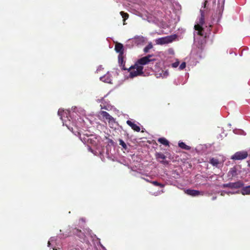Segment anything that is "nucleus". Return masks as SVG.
<instances>
[{"label": "nucleus", "mask_w": 250, "mask_h": 250, "mask_svg": "<svg viewBox=\"0 0 250 250\" xmlns=\"http://www.w3.org/2000/svg\"><path fill=\"white\" fill-rule=\"evenodd\" d=\"M130 40L135 45H140L144 43L146 41V38L143 36H137L134 38L130 39Z\"/></svg>", "instance_id": "10"}, {"label": "nucleus", "mask_w": 250, "mask_h": 250, "mask_svg": "<svg viewBox=\"0 0 250 250\" xmlns=\"http://www.w3.org/2000/svg\"><path fill=\"white\" fill-rule=\"evenodd\" d=\"M168 75L169 73L167 70H155V75L157 78H166Z\"/></svg>", "instance_id": "11"}, {"label": "nucleus", "mask_w": 250, "mask_h": 250, "mask_svg": "<svg viewBox=\"0 0 250 250\" xmlns=\"http://www.w3.org/2000/svg\"><path fill=\"white\" fill-rule=\"evenodd\" d=\"M120 14L122 16V18L124 19V24H125V21L126 19L128 18V15L127 13H125L124 12L122 11L120 12Z\"/></svg>", "instance_id": "24"}, {"label": "nucleus", "mask_w": 250, "mask_h": 250, "mask_svg": "<svg viewBox=\"0 0 250 250\" xmlns=\"http://www.w3.org/2000/svg\"><path fill=\"white\" fill-rule=\"evenodd\" d=\"M168 53L169 54L173 55L174 54V50L172 48H169L168 50Z\"/></svg>", "instance_id": "31"}, {"label": "nucleus", "mask_w": 250, "mask_h": 250, "mask_svg": "<svg viewBox=\"0 0 250 250\" xmlns=\"http://www.w3.org/2000/svg\"><path fill=\"white\" fill-rule=\"evenodd\" d=\"M186 66V64L185 62H183L179 66V69L180 70H183L185 68Z\"/></svg>", "instance_id": "27"}, {"label": "nucleus", "mask_w": 250, "mask_h": 250, "mask_svg": "<svg viewBox=\"0 0 250 250\" xmlns=\"http://www.w3.org/2000/svg\"><path fill=\"white\" fill-rule=\"evenodd\" d=\"M207 2V0L205 1V3H204V8H205L206 7V3Z\"/></svg>", "instance_id": "37"}, {"label": "nucleus", "mask_w": 250, "mask_h": 250, "mask_svg": "<svg viewBox=\"0 0 250 250\" xmlns=\"http://www.w3.org/2000/svg\"><path fill=\"white\" fill-rule=\"evenodd\" d=\"M72 232L73 234L77 235L78 236L81 237L82 235L83 234V233L81 231V230L78 229L77 228H74L72 230Z\"/></svg>", "instance_id": "21"}, {"label": "nucleus", "mask_w": 250, "mask_h": 250, "mask_svg": "<svg viewBox=\"0 0 250 250\" xmlns=\"http://www.w3.org/2000/svg\"><path fill=\"white\" fill-rule=\"evenodd\" d=\"M115 49L119 54L123 55L124 53V46L122 43H118L115 45Z\"/></svg>", "instance_id": "15"}, {"label": "nucleus", "mask_w": 250, "mask_h": 250, "mask_svg": "<svg viewBox=\"0 0 250 250\" xmlns=\"http://www.w3.org/2000/svg\"><path fill=\"white\" fill-rule=\"evenodd\" d=\"M185 193L192 196H197L201 194L199 190L188 189L185 191Z\"/></svg>", "instance_id": "14"}, {"label": "nucleus", "mask_w": 250, "mask_h": 250, "mask_svg": "<svg viewBox=\"0 0 250 250\" xmlns=\"http://www.w3.org/2000/svg\"><path fill=\"white\" fill-rule=\"evenodd\" d=\"M126 123L128 125H136V124L135 123V121H134L133 122H132L130 120H127L126 121Z\"/></svg>", "instance_id": "30"}, {"label": "nucleus", "mask_w": 250, "mask_h": 250, "mask_svg": "<svg viewBox=\"0 0 250 250\" xmlns=\"http://www.w3.org/2000/svg\"><path fill=\"white\" fill-rule=\"evenodd\" d=\"M178 146L181 148L184 149L185 150H189L191 148V147L189 146H187V145L185 144V143L182 142H179L178 144Z\"/></svg>", "instance_id": "19"}, {"label": "nucleus", "mask_w": 250, "mask_h": 250, "mask_svg": "<svg viewBox=\"0 0 250 250\" xmlns=\"http://www.w3.org/2000/svg\"><path fill=\"white\" fill-rule=\"evenodd\" d=\"M119 141L120 145H121L124 149H126L127 146L125 142L122 139H119Z\"/></svg>", "instance_id": "25"}, {"label": "nucleus", "mask_w": 250, "mask_h": 250, "mask_svg": "<svg viewBox=\"0 0 250 250\" xmlns=\"http://www.w3.org/2000/svg\"><path fill=\"white\" fill-rule=\"evenodd\" d=\"M244 185V184L242 182L240 181H238L237 182L234 183H229L227 184H224L222 185V187L223 188H229L231 189L233 188H239L242 187Z\"/></svg>", "instance_id": "8"}, {"label": "nucleus", "mask_w": 250, "mask_h": 250, "mask_svg": "<svg viewBox=\"0 0 250 250\" xmlns=\"http://www.w3.org/2000/svg\"><path fill=\"white\" fill-rule=\"evenodd\" d=\"M225 161V159L219 160L217 158L212 157L210 159L209 163L212 166L217 168H220L223 165V163Z\"/></svg>", "instance_id": "9"}, {"label": "nucleus", "mask_w": 250, "mask_h": 250, "mask_svg": "<svg viewBox=\"0 0 250 250\" xmlns=\"http://www.w3.org/2000/svg\"><path fill=\"white\" fill-rule=\"evenodd\" d=\"M68 128L75 135L81 136L82 134L83 135L88 136L89 134L85 130H82L80 129L81 126H67Z\"/></svg>", "instance_id": "6"}, {"label": "nucleus", "mask_w": 250, "mask_h": 250, "mask_svg": "<svg viewBox=\"0 0 250 250\" xmlns=\"http://www.w3.org/2000/svg\"><path fill=\"white\" fill-rule=\"evenodd\" d=\"M58 114L62 121L63 125L68 124L85 125H87L89 122L88 119L85 116V111L81 107L73 106L70 110H64L60 108Z\"/></svg>", "instance_id": "1"}, {"label": "nucleus", "mask_w": 250, "mask_h": 250, "mask_svg": "<svg viewBox=\"0 0 250 250\" xmlns=\"http://www.w3.org/2000/svg\"><path fill=\"white\" fill-rule=\"evenodd\" d=\"M104 69V68L102 67V66L100 65L98 67V68H97V71H101L102 70H103Z\"/></svg>", "instance_id": "32"}, {"label": "nucleus", "mask_w": 250, "mask_h": 250, "mask_svg": "<svg viewBox=\"0 0 250 250\" xmlns=\"http://www.w3.org/2000/svg\"><path fill=\"white\" fill-rule=\"evenodd\" d=\"M153 47V45L151 43V42H150L148 44L147 46H146L144 49V51L146 53L148 52V51L151 49Z\"/></svg>", "instance_id": "23"}, {"label": "nucleus", "mask_w": 250, "mask_h": 250, "mask_svg": "<svg viewBox=\"0 0 250 250\" xmlns=\"http://www.w3.org/2000/svg\"><path fill=\"white\" fill-rule=\"evenodd\" d=\"M242 195H250V186L243 187L241 190Z\"/></svg>", "instance_id": "18"}, {"label": "nucleus", "mask_w": 250, "mask_h": 250, "mask_svg": "<svg viewBox=\"0 0 250 250\" xmlns=\"http://www.w3.org/2000/svg\"><path fill=\"white\" fill-rule=\"evenodd\" d=\"M248 156V152L246 151H237L231 156V160H242L245 159Z\"/></svg>", "instance_id": "7"}, {"label": "nucleus", "mask_w": 250, "mask_h": 250, "mask_svg": "<svg viewBox=\"0 0 250 250\" xmlns=\"http://www.w3.org/2000/svg\"><path fill=\"white\" fill-rule=\"evenodd\" d=\"M100 114L106 124L108 123L109 124L113 125L116 123L115 119L110 116L107 112L101 111L100 112Z\"/></svg>", "instance_id": "5"}, {"label": "nucleus", "mask_w": 250, "mask_h": 250, "mask_svg": "<svg viewBox=\"0 0 250 250\" xmlns=\"http://www.w3.org/2000/svg\"><path fill=\"white\" fill-rule=\"evenodd\" d=\"M118 62L121 66L122 67V69L125 70L126 69L124 66H125V62L124 61V56L122 54H119L118 56Z\"/></svg>", "instance_id": "17"}, {"label": "nucleus", "mask_w": 250, "mask_h": 250, "mask_svg": "<svg viewBox=\"0 0 250 250\" xmlns=\"http://www.w3.org/2000/svg\"><path fill=\"white\" fill-rule=\"evenodd\" d=\"M132 128L137 132H139L141 130L140 126H131Z\"/></svg>", "instance_id": "29"}, {"label": "nucleus", "mask_w": 250, "mask_h": 250, "mask_svg": "<svg viewBox=\"0 0 250 250\" xmlns=\"http://www.w3.org/2000/svg\"><path fill=\"white\" fill-rule=\"evenodd\" d=\"M156 61L153 55H149L139 60L135 64L130 66L128 69L129 73L127 78H133L143 74V65H146L150 62Z\"/></svg>", "instance_id": "2"}, {"label": "nucleus", "mask_w": 250, "mask_h": 250, "mask_svg": "<svg viewBox=\"0 0 250 250\" xmlns=\"http://www.w3.org/2000/svg\"><path fill=\"white\" fill-rule=\"evenodd\" d=\"M51 241H48V246L49 247H50L51 246Z\"/></svg>", "instance_id": "36"}, {"label": "nucleus", "mask_w": 250, "mask_h": 250, "mask_svg": "<svg viewBox=\"0 0 250 250\" xmlns=\"http://www.w3.org/2000/svg\"><path fill=\"white\" fill-rule=\"evenodd\" d=\"M201 17L199 19V21L197 24L195 25V32L194 33V39L195 41L199 42L201 40V43H202V41L206 37V34H204L202 25L204 23V18L203 12L202 9L200 10Z\"/></svg>", "instance_id": "3"}, {"label": "nucleus", "mask_w": 250, "mask_h": 250, "mask_svg": "<svg viewBox=\"0 0 250 250\" xmlns=\"http://www.w3.org/2000/svg\"><path fill=\"white\" fill-rule=\"evenodd\" d=\"M56 240L55 238L54 237H52L50 238L49 241H51V242H53L54 241Z\"/></svg>", "instance_id": "34"}, {"label": "nucleus", "mask_w": 250, "mask_h": 250, "mask_svg": "<svg viewBox=\"0 0 250 250\" xmlns=\"http://www.w3.org/2000/svg\"><path fill=\"white\" fill-rule=\"evenodd\" d=\"M177 35H172L166 37L156 39L155 41V43L159 45H163L172 42L176 40Z\"/></svg>", "instance_id": "4"}, {"label": "nucleus", "mask_w": 250, "mask_h": 250, "mask_svg": "<svg viewBox=\"0 0 250 250\" xmlns=\"http://www.w3.org/2000/svg\"><path fill=\"white\" fill-rule=\"evenodd\" d=\"M228 176L231 178L235 177L237 175V168L236 167H233L231 168L228 172Z\"/></svg>", "instance_id": "16"}, {"label": "nucleus", "mask_w": 250, "mask_h": 250, "mask_svg": "<svg viewBox=\"0 0 250 250\" xmlns=\"http://www.w3.org/2000/svg\"><path fill=\"white\" fill-rule=\"evenodd\" d=\"M156 158L157 160L159 161L161 163L163 164L164 165L168 164V161L165 160L166 158V156L161 152H157L155 154Z\"/></svg>", "instance_id": "12"}, {"label": "nucleus", "mask_w": 250, "mask_h": 250, "mask_svg": "<svg viewBox=\"0 0 250 250\" xmlns=\"http://www.w3.org/2000/svg\"><path fill=\"white\" fill-rule=\"evenodd\" d=\"M108 144H110L111 145H114V142L111 139H108Z\"/></svg>", "instance_id": "33"}, {"label": "nucleus", "mask_w": 250, "mask_h": 250, "mask_svg": "<svg viewBox=\"0 0 250 250\" xmlns=\"http://www.w3.org/2000/svg\"><path fill=\"white\" fill-rule=\"evenodd\" d=\"M101 108L102 109H105L106 110H109L111 109V106L110 105H101Z\"/></svg>", "instance_id": "28"}, {"label": "nucleus", "mask_w": 250, "mask_h": 250, "mask_svg": "<svg viewBox=\"0 0 250 250\" xmlns=\"http://www.w3.org/2000/svg\"><path fill=\"white\" fill-rule=\"evenodd\" d=\"M158 142L166 146H169L168 141L165 138H160L158 140Z\"/></svg>", "instance_id": "20"}, {"label": "nucleus", "mask_w": 250, "mask_h": 250, "mask_svg": "<svg viewBox=\"0 0 250 250\" xmlns=\"http://www.w3.org/2000/svg\"><path fill=\"white\" fill-rule=\"evenodd\" d=\"M144 179L147 182H149V181L148 180H147V179H146L145 178H144Z\"/></svg>", "instance_id": "38"}, {"label": "nucleus", "mask_w": 250, "mask_h": 250, "mask_svg": "<svg viewBox=\"0 0 250 250\" xmlns=\"http://www.w3.org/2000/svg\"><path fill=\"white\" fill-rule=\"evenodd\" d=\"M173 62H172L171 66L172 67L175 68H177L179 65V61L177 59L174 58L172 61Z\"/></svg>", "instance_id": "22"}, {"label": "nucleus", "mask_w": 250, "mask_h": 250, "mask_svg": "<svg viewBox=\"0 0 250 250\" xmlns=\"http://www.w3.org/2000/svg\"><path fill=\"white\" fill-rule=\"evenodd\" d=\"M100 80L106 83H111V75L109 72H108L104 76L101 77L100 78Z\"/></svg>", "instance_id": "13"}, {"label": "nucleus", "mask_w": 250, "mask_h": 250, "mask_svg": "<svg viewBox=\"0 0 250 250\" xmlns=\"http://www.w3.org/2000/svg\"><path fill=\"white\" fill-rule=\"evenodd\" d=\"M220 2H222V3L224 4L225 0H218V2L220 3Z\"/></svg>", "instance_id": "35"}, {"label": "nucleus", "mask_w": 250, "mask_h": 250, "mask_svg": "<svg viewBox=\"0 0 250 250\" xmlns=\"http://www.w3.org/2000/svg\"><path fill=\"white\" fill-rule=\"evenodd\" d=\"M151 183H152L154 186H159L161 188H163L164 187V185L158 182L157 181H151V182H150Z\"/></svg>", "instance_id": "26"}]
</instances>
